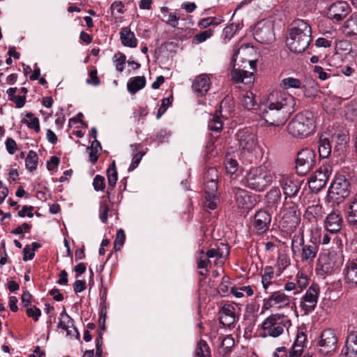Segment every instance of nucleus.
Instances as JSON below:
<instances>
[{
    "mask_svg": "<svg viewBox=\"0 0 357 357\" xmlns=\"http://www.w3.org/2000/svg\"><path fill=\"white\" fill-rule=\"evenodd\" d=\"M306 345V335L304 332H298L292 347L295 348H300L303 351Z\"/></svg>",
    "mask_w": 357,
    "mask_h": 357,
    "instance_id": "obj_55",
    "label": "nucleus"
},
{
    "mask_svg": "<svg viewBox=\"0 0 357 357\" xmlns=\"http://www.w3.org/2000/svg\"><path fill=\"white\" fill-rule=\"evenodd\" d=\"M197 268L199 269H206L210 266V257L204 253L203 250L199 251V256L197 259Z\"/></svg>",
    "mask_w": 357,
    "mask_h": 357,
    "instance_id": "obj_51",
    "label": "nucleus"
},
{
    "mask_svg": "<svg viewBox=\"0 0 357 357\" xmlns=\"http://www.w3.org/2000/svg\"><path fill=\"white\" fill-rule=\"evenodd\" d=\"M233 191L235 195L234 197L236 203L238 208L243 209H249L252 208V202L251 200V197L245 190L239 188H234Z\"/></svg>",
    "mask_w": 357,
    "mask_h": 357,
    "instance_id": "obj_26",
    "label": "nucleus"
},
{
    "mask_svg": "<svg viewBox=\"0 0 357 357\" xmlns=\"http://www.w3.org/2000/svg\"><path fill=\"white\" fill-rule=\"evenodd\" d=\"M296 282L298 287V291H294V294L296 295L300 294L304 289L307 287L309 284L310 278L308 275L303 271H298L296 276Z\"/></svg>",
    "mask_w": 357,
    "mask_h": 357,
    "instance_id": "obj_39",
    "label": "nucleus"
},
{
    "mask_svg": "<svg viewBox=\"0 0 357 357\" xmlns=\"http://www.w3.org/2000/svg\"><path fill=\"white\" fill-rule=\"evenodd\" d=\"M291 326V321L282 314H272L261 325L260 336L278 337Z\"/></svg>",
    "mask_w": 357,
    "mask_h": 357,
    "instance_id": "obj_5",
    "label": "nucleus"
},
{
    "mask_svg": "<svg viewBox=\"0 0 357 357\" xmlns=\"http://www.w3.org/2000/svg\"><path fill=\"white\" fill-rule=\"evenodd\" d=\"M316 153L310 149H303L297 154L296 160V172L300 175H305L314 166Z\"/></svg>",
    "mask_w": 357,
    "mask_h": 357,
    "instance_id": "obj_11",
    "label": "nucleus"
},
{
    "mask_svg": "<svg viewBox=\"0 0 357 357\" xmlns=\"http://www.w3.org/2000/svg\"><path fill=\"white\" fill-rule=\"evenodd\" d=\"M126 56L124 54L119 52L113 56V63L116 67V70L119 72H122L124 69V64L126 63Z\"/></svg>",
    "mask_w": 357,
    "mask_h": 357,
    "instance_id": "obj_49",
    "label": "nucleus"
},
{
    "mask_svg": "<svg viewBox=\"0 0 357 357\" xmlns=\"http://www.w3.org/2000/svg\"><path fill=\"white\" fill-rule=\"evenodd\" d=\"M346 29L351 35H357V16H351L346 22Z\"/></svg>",
    "mask_w": 357,
    "mask_h": 357,
    "instance_id": "obj_53",
    "label": "nucleus"
},
{
    "mask_svg": "<svg viewBox=\"0 0 357 357\" xmlns=\"http://www.w3.org/2000/svg\"><path fill=\"white\" fill-rule=\"evenodd\" d=\"M211 87V80L208 75L201 74L197 76L192 84V89L197 97H202L206 94Z\"/></svg>",
    "mask_w": 357,
    "mask_h": 357,
    "instance_id": "obj_20",
    "label": "nucleus"
},
{
    "mask_svg": "<svg viewBox=\"0 0 357 357\" xmlns=\"http://www.w3.org/2000/svg\"><path fill=\"white\" fill-rule=\"evenodd\" d=\"M339 357H357V345L352 343V341L347 337Z\"/></svg>",
    "mask_w": 357,
    "mask_h": 357,
    "instance_id": "obj_33",
    "label": "nucleus"
},
{
    "mask_svg": "<svg viewBox=\"0 0 357 357\" xmlns=\"http://www.w3.org/2000/svg\"><path fill=\"white\" fill-rule=\"evenodd\" d=\"M22 122L26 124L29 128L34 130L37 133L40 130L39 119L35 117L31 112H27Z\"/></svg>",
    "mask_w": 357,
    "mask_h": 357,
    "instance_id": "obj_37",
    "label": "nucleus"
},
{
    "mask_svg": "<svg viewBox=\"0 0 357 357\" xmlns=\"http://www.w3.org/2000/svg\"><path fill=\"white\" fill-rule=\"evenodd\" d=\"M218 170L214 167L208 168L204 174V182H209V181H218Z\"/></svg>",
    "mask_w": 357,
    "mask_h": 357,
    "instance_id": "obj_62",
    "label": "nucleus"
},
{
    "mask_svg": "<svg viewBox=\"0 0 357 357\" xmlns=\"http://www.w3.org/2000/svg\"><path fill=\"white\" fill-rule=\"evenodd\" d=\"M275 276L274 268L272 266H266L264 269V273L261 276V282L263 287L267 290L268 287L272 284V281Z\"/></svg>",
    "mask_w": 357,
    "mask_h": 357,
    "instance_id": "obj_40",
    "label": "nucleus"
},
{
    "mask_svg": "<svg viewBox=\"0 0 357 357\" xmlns=\"http://www.w3.org/2000/svg\"><path fill=\"white\" fill-rule=\"evenodd\" d=\"M295 105L296 100L289 93L284 91L273 92L268 96L262 116L268 125L279 127L294 112Z\"/></svg>",
    "mask_w": 357,
    "mask_h": 357,
    "instance_id": "obj_1",
    "label": "nucleus"
},
{
    "mask_svg": "<svg viewBox=\"0 0 357 357\" xmlns=\"http://www.w3.org/2000/svg\"><path fill=\"white\" fill-rule=\"evenodd\" d=\"M112 15H121L124 13V5L121 1H115L110 6Z\"/></svg>",
    "mask_w": 357,
    "mask_h": 357,
    "instance_id": "obj_59",
    "label": "nucleus"
},
{
    "mask_svg": "<svg viewBox=\"0 0 357 357\" xmlns=\"http://www.w3.org/2000/svg\"><path fill=\"white\" fill-rule=\"evenodd\" d=\"M195 353V357H211L210 348L204 340H200L197 343Z\"/></svg>",
    "mask_w": 357,
    "mask_h": 357,
    "instance_id": "obj_44",
    "label": "nucleus"
},
{
    "mask_svg": "<svg viewBox=\"0 0 357 357\" xmlns=\"http://www.w3.org/2000/svg\"><path fill=\"white\" fill-rule=\"evenodd\" d=\"M311 27L303 20L293 22L288 31L286 43L290 51L295 53L304 52L311 41Z\"/></svg>",
    "mask_w": 357,
    "mask_h": 357,
    "instance_id": "obj_2",
    "label": "nucleus"
},
{
    "mask_svg": "<svg viewBox=\"0 0 357 357\" xmlns=\"http://www.w3.org/2000/svg\"><path fill=\"white\" fill-rule=\"evenodd\" d=\"M346 218L349 226L357 229V195L351 202Z\"/></svg>",
    "mask_w": 357,
    "mask_h": 357,
    "instance_id": "obj_29",
    "label": "nucleus"
},
{
    "mask_svg": "<svg viewBox=\"0 0 357 357\" xmlns=\"http://www.w3.org/2000/svg\"><path fill=\"white\" fill-rule=\"evenodd\" d=\"M107 177L109 186L111 187L112 189H113L116 185L118 179V174L115 161H113L107 168Z\"/></svg>",
    "mask_w": 357,
    "mask_h": 357,
    "instance_id": "obj_41",
    "label": "nucleus"
},
{
    "mask_svg": "<svg viewBox=\"0 0 357 357\" xmlns=\"http://www.w3.org/2000/svg\"><path fill=\"white\" fill-rule=\"evenodd\" d=\"M350 183L344 176L335 178L331 185L328 197L332 201L340 202L347 197L350 193Z\"/></svg>",
    "mask_w": 357,
    "mask_h": 357,
    "instance_id": "obj_10",
    "label": "nucleus"
},
{
    "mask_svg": "<svg viewBox=\"0 0 357 357\" xmlns=\"http://www.w3.org/2000/svg\"><path fill=\"white\" fill-rule=\"evenodd\" d=\"M204 206L205 208L214 210L217 208L219 198L218 195H205Z\"/></svg>",
    "mask_w": 357,
    "mask_h": 357,
    "instance_id": "obj_47",
    "label": "nucleus"
},
{
    "mask_svg": "<svg viewBox=\"0 0 357 357\" xmlns=\"http://www.w3.org/2000/svg\"><path fill=\"white\" fill-rule=\"evenodd\" d=\"M240 49L234 47V54L231 59V65H233V69L231 73V78L236 83H243L245 84H250L254 82V76L252 73H248L245 70H239L236 68L234 63L236 61V58L239 53Z\"/></svg>",
    "mask_w": 357,
    "mask_h": 357,
    "instance_id": "obj_15",
    "label": "nucleus"
},
{
    "mask_svg": "<svg viewBox=\"0 0 357 357\" xmlns=\"http://www.w3.org/2000/svg\"><path fill=\"white\" fill-rule=\"evenodd\" d=\"M343 220L340 213H330L324 220L326 230L332 234L339 231L342 227Z\"/></svg>",
    "mask_w": 357,
    "mask_h": 357,
    "instance_id": "obj_24",
    "label": "nucleus"
},
{
    "mask_svg": "<svg viewBox=\"0 0 357 357\" xmlns=\"http://www.w3.org/2000/svg\"><path fill=\"white\" fill-rule=\"evenodd\" d=\"M213 34V31L211 29H206L196 34L192 39L195 44H199L206 41L208 38H211Z\"/></svg>",
    "mask_w": 357,
    "mask_h": 357,
    "instance_id": "obj_50",
    "label": "nucleus"
},
{
    "mask_svg": "<svg viewBox=\"0 0 357 357\" xmlns=\"http://www.w3.org/2000/svg\"><path fill=\"white\" fill-rule=\"evenodd\" d=\"M17 91V88L11 87L7 90L6 93L8 95V100L15 102L17 108H21L25 104L26 96L15 95Z\"/></svg>",
    "mask_w": 357,
    "mask_h": 357,
    "instance_id": "obj_35",
    "label": "nucleus"
},
{
    "mask_svg": "<svg viewBox=\"0 0 357 357\" xmlns=\"http://www.w3.org/2000/svg\"><path fill=\"white\" fill-rule=\"evenodd\" d=\"M343 261L341 254L326 250L319 255L317 266L324 273L331 274L342 266Z\"/></svg>",
    "mask_w": 357,
    "mask_h": 357,
    "instance_id": "obj_7",
    "label": "nucleus"
},
{
    "mask_svg": "<svg viewBox=\"0 0 357 357\" xmlns=\"http://www.w3.org/2000/svg\"><path fill=\"white\" fill-rule=\"evenodd\" d=\"M331 153V145L328 138L321 137L319 142V153L321 158H327Z\"/></svg>",
    "mask_w": 357,
    "mask_h": 357,
    "instance_id": "obj_38",
    "label": "nucleus"
},
{
    "mask_svg": "<svg viewBox=\"0 0 357 357\" xmlns=\"http://www.w3.org/2000/svg\"><path fill=\"white\" fill-rule=\"evenodd\" d=\"M146 85V79L144 76H137L130 78L127 84V88L130 93H135Z\"/></svg>",
    "mask_w": 357,
    "mask_h": 357,
    "instance_id": "obj_31",
    "label": "nucleus"
},
{
    "mask_svg": "<svg viewBox=\"0 0 357 357\" xmlns=\"http://www.w3.org/2000/svg\"><path fill=\"white\" fill-rule=\"evenodd\" d=\"M109 211V204L107 202H101L100 204V219L103 223L107 222Z\"/></svg>",
    "mask_w": 357,
    "mask_h": 357,
    "instance_id": "obj_61",
    "label": "nucleus"
},
{
    "mask_svg": "<svg viewBox=\"0 0 357 357\" xmlns=\"http://www.w3.org/2000/svg\"><path fill=\"white\" fill-rule=\"evenodd\" d=\"M315 129V119L312 112L304 111L297 114L289 123L287 131L294 137H306Z\"/></svg>",
    "mask_w": 357,
    "mask_h": 357,
    "instance_id": "obj_3",
    "label": "nucleus"
},
{
    "mask_svg": "<svg viewBox=\"0 0 357 357\" xmlns=\"http://www.w3.org/2000/svg\"><path fill=\"white\" fill-rule=\"evenodd\" d=\"M26 314L31 317L35 321H37L41 315V311L36 306H30L26 308Z\"/></svg>",
    "mask_w": 357,
    "mask_h": 357,
    "instance_id": "obj_63",
    "label": "nucleus"
},
{
    "mask_svg": "<svg viewBox=\"0 0 357 357\" xmlns=\"http://www.w3.org/2000/svg\"><path fill=\"white\" fill-rule=\"evenodd\" d=\"M329 178V172L327 168L320 167L310 178L308 181L309 188L314 192H319L326 185Z\"/></svg>",
    "mask_w": 357,
    "mask_h": 357,
    "instance_id": "obj_16",
    "label": "nucleus"
},
{
    "mask_svg": "<svg viewBox=\"0 0 357 357\" xmlns=\"http://www.w3.org/2000/svg\"><path fill=\"white\" fill-rule=\"evenodd\" d=\"M245 293L248 296L253 295L254 291L250 286H243L239 288L231 287V293L236 298H241L243 296V293Z\"/></svg>",
    "mask_w": 357,
    "mask_h": 357,
    "instance_id": "obj_48",
    "label": "nucleus"
},
{
    "mask_svg": "<svg viewBox=\"0 0 357 357\" xmlns=\"http://www.w3.org/2000/svg\"><path fill=\"white\" fill-rule=\"evenodd\" d=\"M351 12V8L346 1H340L332 3L327 12L328 18L341 21L344 20Z\"/></svg>",
    "mask_w": 357,
    "mask_h": 357,
    "instance_id": "obj_18",
    "label": "nucleus"
},
{
    "mask_svg": "<svg viewBox=\"0 0 357 357\" xmlns=\"http://www.w3.org/2000/svg\"><path fill=\"white\" fill-rule=\"evenodd\" d=\"M271 222V215L266 210L258 211L252 222V227L258 234L265 233L269 228Z\"/></svg>",
    "mask_w": 357,
    "mask_h": 357,
    "instance_id": "obj_19",
    "label": "nucleus"
},
{
    "mask_svg": "<svg viewBox=\"0 0 357 357\" xmlns=\"http://www.w3.org/2000/svg\"><path fill=\"white\" fill-rule=\"evenodd\" d=\"M345 282L351 287H357V258L349 259L344 269Z\"/></svg>",
    "mask_w": 357,
    "mask_h": 357,
    "instance_id": "obj_21",
    "label": "nucleus"
},
{
    "mask_svg": "<svg viewBox=\"0 0 357 357\" xmlns=\"http://www.w3.org/2000/svg\"><path fill=\"white\" fill-rule=\"evenodd\" d=\"M320 288L317 284H312L300 301L299 306L305 314L313 312L317 305Z\"/></svg>",
    "mask_w": 357,
    "mask_h": 357,
    "instance_id": "obj_12",
    "label": "nucleus"
},
{
    "mask_svg": "<svg viewBox=\"0 0 357 357\" xmlns=\"http://www.w3.org/2000/svg\"><path fill=\"white\" fill-rule=\"evenodd\" d=\"M225 116L222 114V111H216L213 118L208 122V128L211 131L220 132L223 127V120Z\"/></svg>",
    "mask_w": 357,
    "mask_h": 357,
    "instance_id": "obj_32",
    "label": "nucleus"
},
{
    "mask_svg": "<svg viewBox=\"0 0 357 357\" xmlns=\"http://www.w3.org/2000/svg\"><path fill=\"white\" fill-rule=\"evenodd\" d=\"M225 169L228 174L233 175L238 169V163L230 155H227L225 160Z\"/></svg>",
    "mask_w": 357,
    "mask_h": 357,
    "instance_id": "obj_45",
    "label": "nucleus"
},
{
    "mask_svg": "<svg viewBox=\"0 0 357 357\" xmlns=\"http://www.w3.org/2000/svg\"><path fill=\"white\" fill-rule=\"evenodd\" d=\"M255 37L261 43L268 44L275 40L273 25L264 24L261 27H257L255 31Z\"/></svg>",
    "mask_w": 357,
    "mask_h": 357,
    "instance_id": "obj_22",
    "label": "nucleus"
},
{
    "mask_svg": "<svg viewBox=\"0 0 357 357\" xmlns=\"http://www.w3.org/2000/svg\"><path fill=\"white\" fill-rule=\"evenodd\" d=\"M161 13L163 15L164 19L162 20L165 23L169 26L176 28L178 25L179 17L174 13L169 11V8L167 7L161 8Z\"/></svg>",
    "mask_w": 357,
    "mask_h": 357,
    "instance_id": "obj_36",
    "label": "nucleus"
},
{
    "mask_svg": "<svg viewBox=\"0 0 357 357\" xmlns=\"http://www.w3.org/2000/svg\"><path fill=\"white\" fill-rule=\"evenodd\" d=\"M282 214V224H287L286 227L289 228L295 227L298 222V217L297 214V205L296 203L288 201L285 197L283 206L281 209Z\"/></svg>",
    "mask_w": 357,
    "mask_h": 357,
    "instance_id": "obj_14",
    "label": "nucleus"
},
{
    "mask_svg": "<svg viewBox=\"0 0 357 357\" xmlns=\"http://www.w3.org/2000/svg\"><path fill=\"white\" fill-rule=\"evenodd\" d=\"M338 337L335 330L326 328L320 334L317 342L319 351L323 355H331L337 347Z\"/></svg>",
    "mask_w": 357,
    "mask_h": 357,
    "instance_id": "obj_9",
    "label": "nucleus"
},
{
    "mask_svg": "<svg viewBox=\"0 0 357 357\" xmlns=\"http://www.w3.org/2000/svg\"><path fill=\"white\" fill-rule=\"evenodd\" d=\"M105 178L101 175H96L93 181V186L96 191L103 190L105 188Z\"/></svg>",
    "mask_w": 357,
    "mask_h": 357,
    "instance_id": "obj_60",
    "label": "nucleus"
},
{
    "mask_svg": "<svg viewBox=\"0 0 357 357\" xmlns=\"http://www.w3.org/2000/svg\"><path fill=\"white\" fill-rule=\"evenodd\" d=\"M126 239V235L124 231L122 229L118 230L115 241H114V249L116 250H120L123 245L124 244Z\"/></svg>",
    "mask_w": 357,
    "mask_h": 357,
    "instance_id": "obj_56",
    "label": "nucleus"
},
{
    "mask_svg": "<svg viewBox=\"0 0 357 357\" xmlns=\"http://www.w3.org/2000/svg\"><path fill=\"white\" fill-rule=\"evenodd\" d=\"M220 340H221V347L225 352L229 351L234 345V340L230 335L220 337Z\"/></svg>",
    "mask_w": 357,
    "mask_h": 357,
    "instance_id": "obj_57",
    "label": "nucleus"
},
{
    "mask_svg": "<svg viewBox=\"0 0 357 357\" xmlns=\"http://www.w3.org/2000/svg\"><path fill=\"white\" fill-rule=\"evenodd\" d=\"M120 38L124 46L135 47L137 45V39L135 33L128 27H123L120 31Z\"/></svg>",
    "mask_w": 357,
    "mask_h": 357,
    "instance_id": "obj_27",
    "label": "nucleus"
},
{
    "mask_svg": "<svg viewBox=\"0 0 357 357\" xmlns=\"http://www.w3.org/2000/svg\"><path fill=\"white\" fill-rule=\"evenodd\" d=\"M206 254L210 258H215V264L222 265L224 259L226 258L229 254V250L227 245L225 243H220L216 248H213L208 250Z\"/></svg>",
    "mask_w": 357,
    "mask_h": 357,
    "instance_id": "obj_25",
    "label": "nucleus"
},
{
    "mask_svg": "<svg viewBox=\"0 0 357 357\" xmlns=\"http://www.w3.org/2000/svg\"><path fill=\"white\" fill-rule=\"evenodd\" d=\"M291 301V297L285 294L284 291H276L271 293L267 298L263 300L262 308L264 310H268L274 307L280 310L289 307Z\"/></svg>",
    "mask_w": 357,
    "mask_h": 357,
    "instance_id": "obj_13",
    "label": "nucleus"
},
{
    "mask_svg": "<svg viewBox=\"0 0 357 357\" xmlns=\"http://www.w3.org/2000/svg\"><path fill=\"white\" fill-rule=\"evenodd\" d=\"M238 25L231 23L223 29V38L225 40H229L238 30Z\"/></svg>",
    "mask_w": 357,
    "mask_h": 357,
    "instance_id": "obj_52",
    "label": "nucleus"
},
{
    "mask_svg": "<svg viewBox=\"0 0 357 357\" xmlns=\"http://www.w3.org/2000/svg\"><path fill=\"white\" fill-rule=\"evenodd\" d=\"M281 192L278 188H272L266 194L267 206L271 209H276L281 199Z\"/></svg>",
    "mask_w": 357,
    "mask_h": 357,
    "instance_id": "obj_28",
    "label": "nucleus"
},
{
    "mask_svg": "<svg viewBox=\"0 0 357 357\" xmlns=\"http://www.w3.org/2000/svg\"><path fill=\"white\" fill-rule=\"evenodd\" d=\"M280 86L283 89H299L301 88V82L300 79L294 77H287L282 80Z\"/></svg>",
    "mask_w": 357,
    "mask_h": 357,
    "instance_id": "obj_46",
    "label": "nucleus"
},
{
    "mask_svg": "<svg viewBox=\"0 0 357 357\" xmlns=\"http://www.w3.org/2000/svg\"><path fill=\"white\" fill-rule=\"evenodd\" d=\"M145 152L139 151L138 153H136L132 159V162L128 167V171L131 172L133 171L139 164L142 157L144 155Z\"/></svg>",
    "mask_w": 357,
    "mask_h": 357,
    "instance_id": "obj_64",
    "label": "nucleus"
},
{
    "mask_svg": "<svg viewBox=\"0 0 357 357\" xmlns=\"http://www.w3.org/2000/svg\"><path fill=\"white\" fill-rule=\"evenodd\" d=\"M205 195H218V181L204 182Z\"/></svg>",
    "mask_w": 357,
    "mask_h": 357,
    "instance_id": "obj_54",
    "label": "nucleus"
},
{
    "mask_svg": "<svg viewBox=\"0 0 357 357\" xmlns=\"http://www.w3.org/2000/svg\"><path fill=\"white\" fill-rule=\"evenodd\" d=\"M322 206L316 204L309 206L305 213V218L310 222L317 221L322 218Z\"/></svg>",
    "mask_w": 357,
    "mask_h": 357,
    "instance_id": "obj_30",
    "label": "nucleus"
},
{
    "mask_svg": "<svg viewBox=\"0 0 357 357\" xmlns=\"http://www.w3.org/2000/svg\"><path fill=\"white\" fill-rule=\"evenodd\" d=\"M279 182L287 198L296 196L301 185V181L291 175H282Z\"/></svg>",
    "mask_w": 357,
    "mask_h": 357,
    "instance_id": "obj_17",
    "label": "nucleus"
},
{
    "mask_svg": "<svg viewBox=\"0 0 357 357\" xmlns=\"http://www.w3.org/2000/svg\"><path fill=\"white\" fill-rule=\"evenodd\" d=\"M237 320L236 307L231 304H225L220 311V323L223 326L231 327Z\"/></svg>",
    "mask_w": 357,
    "mask_h": 357,
    "instance_id": "obj_23",
    "label": "nucleus"
},
{
    "mask_svg": "<svg viewBox=\"0 0 357 357\" xmlns=\"http://www.w3.org/2000/svg\"><path fill=\"white\" fill-rule=\"evenodd\" d=\"M31 229V225L28 223L24 222L22 225L13 229L11 231V234L20 235V238H22L24 237V233L29 232Z\"/></svg>",
    "mask_w": 357,
    "mask_h": 357,
    "instance_id": "obj_58",
    "label": "nucleus"
},
{
    "mask_svg": "<svg viewBox=\"0 0 357 357\" xmlns=\"http://www.w3.org/2000/svg\"><path fill=\"white\" fill-rule=\"evenodd\" d=\"M38 157L33 151H29L25 160V165L27 169L33 172L37 168Z\"/></svg>",
    "mask_w": 357,
    "mask_h": 357,
    "instance_id": "obj_43",
    "label": "nucleus"
},
{
    "mask_svg": "<svg viewBox=\"0 0 357 357\" xmlns=\"http://www.w3.org/2000/svg\"><path fill=\"white\" fill-rule=\"evenodd\" d=\"M241 102L243 106L247 109H252L256 105V100L253 93L250 91H245L242 95Z\"/></svg>",
    "mask_w": 357,
    "mask_h": 357,
    "instance_id": "obj_42",
    "label": "nucleus"
},
{
    "mask_svg": "<svg viewBox=\"0 0 357 357\" xmlns=\"http://www.w3.org/2000/svg\"><path fill=\"white\" fill-rule=\"evenodd\" d=\"M273 175L265 167H252L245 176V186L255 191H264L273 182Z\"/></svg>",
    "mask_w": 357,
    "mask_h": 357,
    "instance_id": "obj_4",
    "label": "nucleus"
},
{
    "mask_svg": "<svg viewBox=\"0 0 357 357\" xmlns=\"http://www.w3.org/2000/svg\"><path fill=\"white\" fill-rule=\"evenodd\" d=\"M291 251L302 262L310 264L317 257L319 245L313 242L305 243L303 236L294 235L291 240Z\"/></svg>",
    "mask_w": 357,
    "mask_h": 357,
    "instance_id": "obj_6",
    "label": "nucleus"
},
{
    "mask_svg": "<svg viewBox=\"0 0 357 357\" xmlns=\"http://www.w3.org/2000/svg\"><path fill=\"white\" fill-rule=\"evenodd\" d=\"M238 150L245 155L252 153L258 145L257 135L249 129H242L236 134Z\"/></svg>",
    "mask_w": 357,
    "mask_h": 357,
    "instance_id": "obj_8",
    "label": "nucleus"
},
{
    "mask_svg": "<svg viewBox=\"0 0 357 357\" xmlns=\"http://www.w3.org/2000/svg\"><path fill=\"white\" fill-rule=\"evenodd\" d=\"M333 139L335 140V151H343L349 142V137L347 134L343 132H338L333 135Z\"/></svg>",
    "mask_w": 357,
    "mask_h": 357,
    "instance_id": "obj_34",
    "label": "nucleus"
}]
</instances>
